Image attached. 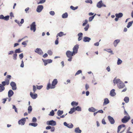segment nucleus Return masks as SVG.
Returning <instances> with one entry per match:
<instances>
[{"mask_svg": "<svg viewBox=\"0 0 133 133\" xmlns=\"http://www.w3.org/2000/svg\"><path fill=\"white\" fill-rule=\"evenodd\" d=\"M102 123L104 124H106V123L105 122V121L104 119H103L102 121Z\"/></svg>", "mask_w": 133, "mask_h": 133, "instance_id": "obj_64", "label": "nucleus"}, {"mask_svg": "<svg viewBox=\"0 0 133 133\" xmlns=\"http://www.w3.org/2000/svg\"><path fill=\"white\" fill-rule=\"evenodd\" d=\"M30 95L31 97L33 99H35L37 97V94H33L32 92H31L30 93Z\"/></svg>", "mask_w": 133, "mask_h": 133, "instance_id": "obj_18", "label": "nucleus"}, {"mask_svg": "<svg viewBox=\"0 0 133 133\" xmlns=\"http://www.w3.org/2000/svg\"><path fill=\"white\" fill-rule=\"evenodd\" d=\"M133 22V21H130L128 22L127 26V27L128 28H129L132 25Z\"/></svg>", "mask_w": 133, "mask_h": 133, "instance_id": "obj_35", "label": "nucleus"}, {"mask_svg": "<svg viewBox=\"0 0 133 133\" xmlns=\"http://www.w3.org/2000/svg\"><path fill=\"white\" fill-rule=\"evenodd\" d=\"M123 15V14L122 13H119V14H115L116 17L118 18L122 17Z\"/></svg>", "mask_w": 133, "mask_h": 133, "instance_id": "obj_25", "label": "nucleus"}, {"mask_svg": "<svg viewBox=\"0 0 133 133\" xmlns=\"http://www.w3.org/2000/svg\"><path fill=\"white\" fill-rule=\"evenodd\" d=\"M89 27V25L88 24L87 25V26L84 28V29L85 31H87Z\"/></svg>", "mask_w": 133, "mask_h": 133, "instance_id": "obj_47", "label": "nucleus"}, {"mask_svg": "<svg viewBox=\"0 0 133 133\" xmlns=\"http://www.w3.org/2000/svg\"><path fill=\"white\" fill-rule=\"evenodd\" d=\"M17 54L16 53L14 54L13 55V59L14 60H16L17 59Z\"/></svg>", "mask_w": 133, "mask_h": 133, "instance_id": "obj_49", "label": "nucleus"}, {"mask_svg": "<svg viewBox=\"0 0 133 133\" xmlns=\"http://www.w3.org/2000/svg\"><path fill=\"white\" fill-rule=\"evenodd\" d=\"M115 90L114 89L112 90L110 92V95L111 96H114L116 94L115 92Z\"/></svg>", "mask_w": 133, "mask_h": 133, "instance_id": "obj_23", "label": "nucleus"}, {"mask_svg": "<svg viewBox=\"0 0 133 133\" xmlns=\"http://www.w3.org/2000/svg\"><path fill=\"white\" fill-rule=\"evenodd\" d=\"M28 42V41H24L22 43V44L23 45H26V43Z\"/></svg>", "mask_w": 133, "mask_h": 133, "instance_id": "obj_57", "label": "nucleus"}, {"mask_svg": "<svg viewBox=\"0 0 133 133\" xmlns=\"http://www.w3.org/2000/svg\"><path fill=\"white\" fill-rule=\"evenodd\" d=\"M32 110V108L31 106H29L28 108V113L29 114L30 113Z\"/></svg>", "mask_w": 133, "mask_h": 133, "instance_id": "obj_32", "label": "nucleus"}, {"mask_svg": "<svg viewBox=\"0 0 133 133\" xmlns=\"http://www.w3.org/2000/svg\"><path fill=\"white\" fill-rule=\"evenodd\" d=\"M4 16L3 15H0V19H4Z\"/></svg>", "mask_w": 133, "mask_h": 133, "instance_id": "obj_62", "label": "nucleus"}, {"mask_svg": "<svg viewBox=\"0 0 133 133\" xmlns=\"http://www.w3.org/2000/svg\"><path fill=\"white\" fill-rule=\"evenodd\" d=\"M64 124L65 126L70 128H72L73 127V125L72 123L68 124L66 122H64Z\"/></svg>", "mask_w": 133, "mask_h": 133, "instance_id": "obj_15", "label": "nucleus"}, {"mask_svg": "<svg viewBox=\"0 0 133 133\" xmlns=\"http://www.w3.org/2000/svg\"><path fill=\"white\" fill-rule=\"evenodd\" d=\"M36 25L35 22H33L30 26V29L31 30H33L34 32L36 30Z\"/></svg>", "mask_w": 133, "mask_h": 133, "instance_id": "obj_8", "label": "nucleus"}, {"mask_svg": "<svg viewBox=\"0 0 133 133\" xmlns=\"http://www.w3.org/2000/svg\"><path fill=\"white\" fill-rule=\"evenodd\" d=\"M35 52L40 55H42L43 54V52L40 48H37L35 50Z\"/></svg>", "mask_w": 133, "mask_h": 133, "instance_id": "obj_12", "label": "nucleus"}, {"mask_svg": "<svg viewBox=\"0 0 133 133\" xmlns=\"http://www.w3.org/2000/svg\"><path fill=\"white\" fill-rule=\"evenodd\" d=\"M64 35V33L63 32H60L59 33L57 34V35L56 37H58V36H59V37H61Z\"/></svg>", "mask_w": 133, "mask_h": 133, "instance_id": "obj_33", "label": "nucleus"}, {"mask_svg": "<svg viewBox=\"0 0 133 133\" xmlns=\"http://www.w3.org/2000/svg\"><path fill=\"white\" fill-rule=\"evenodd\" d=\"M108 118L111 124H113L115 123V121L112 117L109 116H108Z\"/></svg>", "mask_w": 133, "mask_h": 133, "instance_id": "obj_16", "label": "nucleus"}, {"mask_svg": "<svg viewBox=\"0 0 133 133\" xmlns=\"http://www.w3.org/2000/svg\"><path fill=\"white\" fill-rule=\"evenodd\" d=\"M75 111V109L74 108H73L71 109L69 113L70 114H72Z\"/></svg>", "mask_w": 133, "mask_h": 133, "instance_id": "obj_30", "label": "nucleus"}, {"mask_svg": "<svg viewBox=\"0 0 133 133\" xmlns=\"http://www.w3.org/2000/svg\"><path fill=\"white\" fill-rule=\"evenodd\" d=\"M97 7L99 8H100L103 6V4L102 3V2L101 1L97 3Z\"/></svg>", "mask_w": 133, "mask_h": 133, "instance_id": "obj_19", "label": "nucleus"}, {"mask_svg": "<svg viewBox=\"0 0 133 133\" xmlns=\"http://www.w3.org/2000/svg\"><path fill=\"white\" fill-rule=\"evenodd\" d=\"M88 110L90 112H95L97 110H96V109L92 107L89 108L88 109Z\"/></svg>", "mask_w": 133, "mask_h": 133, "instance_id": "obj_27", "label": "nucleus"}, {"mask_svg": "<svg viewBox=\"0 0 133 133\" xmlns=\"http://www.w3.org/2000/svg\"><path fill=\"white\" fill-rule=\"evenodd\" d=\"M12 106H13V109H14L15 110V111L17 113H18V111H17V108H16V107H15V105H12Z\"/></svg>", "mask_w": 133, "mask_h": 133, "instance_id": "obj_52", "label": "nucleus"}, {"mask_svg": "<svg viewBox=\"0 0 133 133\" xmlns=\"http://www.w3.org/2000/svg\"><path fill=\"white\" fill-rule=\"evenodd\" d=\"M55 114L54 111L52 110L51 112H50V113L49 114V115L51 116H53Z\"/></svg>", "mask_w": 133, "mask_h": 133, "instance_id": "obj_41", "label": "nucleus"}, {"mask_svg": "<svg viewBox=\"0 0 133 133\" xmlns=\"http://www.w3.org/2000/svg\"><path fill=\"white\" fill-rule=\"evenodd\" d=\"M125 127V125L124 124H122L119 125L118 128L117 132L119 133V131L121 130L123 128H124Z\"/></svg>", "mask_w": 133, "mask_h": 133, "instance_id": "obj_17", "label": "nucleus"}, {"mask_svg": "<svg viewBox=\"0 0 133 133\" xmlns=\"http://www.w3.org/2000/svg\"><path fill=\"white\" fill-rule=\"evenodd\" d=\"M43 8V7L42 5H39L37 8L36 9L37 11L38 12H41Z\"/></svg>", "mask_w": 133, "mask_h": 133, "instance_id": "obj_11", "label": "nucleus"}, {"mask_svg": "<svg viewBox=\"0 0 133 133\" xmlns=\"http://www.w3.org/2000/svg\"><path fill=\"white\" fill-rule=\"evenodd\" d=\"M124 114L126 115L127 116H129L128 113L127 112L125 109H124Z\"/></svg>", "mask_w": 133, "mask_h": 133, "instance_id": "obj_61", "label": "nucleus"}, {"mask_svg": "<svg viewBox=\"0 0 133 133\" xmlns=\"http://www.w3.org/2000/svg\"><path fill=\"white\" fill-rule=\"evenodd\" d=\"M75 54L74 52H71L69 50L67 51L66 52V55L68 57H71Z\"/></svg>", "mask_w": 133, "mask_h": 133, "instance_id": "obj_4", "label": "nucleus"}, {"mask_svg": "<svg viewBox=\"0 0 133 133\" xmlns=\"http://www.w3.org/2000/svg\"><path fill=\"white\" fill-rule=\"evenodd\" d=\"M75 111L77 110L78 111H81V108L79 106H77L75 108Z\"/></svg>", "mask_w": 133, "mask_h": 133, "instance_id": "obj_38", "label": "nucleus"}, {"mask_svg": "<svg viewBox=\"0 0 133 133\" xmlns=\"http://www.w3.org/2000/svg\"><path fill=\"white\" fill-rule=\"evenodd\" d=\"M63 113V111L62 110H58L57 112V114L58 116H61Z\"/></svg>", "mask_w": 133, "mask_h": 133, "instance_id": "obj_29", "label": "nucleus"}, {"mask_svg": "<svg viewBox=\"0 0 133 133\" xmlns=\"http://www.w3.org/2000/svg\"><path fill=\"white\" fill-rule=\"evenodd\" d=\"M109 103V101L107 98H106L104 99V101L103 103V105H105Z\"/></svg>", "mask_w": 133, "mask_h": 133, "instance_id": "obj_28", "label": "nucleus"}, {"mask_svg": "<svg viewBox=\"0 0 133 133\" xmlns=\"http://www.w3.org/2000/svg\"><path fill=\"white\" fill-rule=\"evenodd\" d=\"M13 94L14 92L13 91L11 90H10L8 92V96L9 97H11L13 95Z\"/></svg>", "mask_w": 133, "mask_h": 133, "instance_id": "obj_22", "label": "nucleus"}, {"mask_svg": "<svg viewBox=\"0 0 133 133\" xmlns=\"http://www.w3.org/2000/svg\"><path fill=\"white\" fill-rule=\"evenodd\" d=\"M45 0H40L39 2L37 4H39L43 3L45 2Z\"/></svg>", "mask_w": 133, "mask_h": 133, "instance_id": "obj_44", "label": "nucleus"}, {"mask_svg": "<svg viewBox=\"0 0 133 133\" xmlns=\"http://www.w3.org/2000/svg\"><path fill=\"white\" fill-rule=\"evenodd\" d=\"M122 61L119 58L118 59L117 62V64L118 65H120L122 63Z\"/></svg>", "mask_w": 133, "mask_h": 133, "instance_id": "obj_40", "label": "nucleus"}, {"mask_svg": "<svg viewBox=\"0 0 133 133\" xmlns=\"http://www.w3.org/2000/svg\"><path fill=\"white\" fill-rule=\"evenodd\" d=\"M58 37H57V38L56 40L55 43V44L56 45H57L58 44Z\"/></svg>", "mask_w": 133, "mask_h": 133, "instance_id": "obj_55", "label": "nucleus"}, {"mask_svg": "<svg viewBox=\"0 0 133 133\" xmlns=\"http://www.w3.org/2000/svg\"><path fill=\"white\" fill-rule=\"evenodd\" d=\"M88 22V20L87 19H85V21L84 23L83 24V26H84Z\"/></svg>", "mask_w": 133, "mask_h": 133, "instance_id": "obj_54", "label": "nucleus"}, {"mask_svg": "<svg viewBox=\"0 0 133 133\" xmlns=\"http://www.w3.org/2000/svg\"><path fill=\"white\" fill-rule=\"evenodd\" d=\"M25 121V118H24L19 120L18 122V123L19 124H21L22 125H24Z\"/></svg>", "mask_w": 133, "mask_h": 133, "instance_id": "obj_14", "label": "nucleus"}, {"mask_svg": "<svg viewBox=\"0 0 133 133\" xmlns=\"http://www.w3.org/2000/svg\"><path fill=\"white\" fill-rule=\"evenodd\" d=\"M19 56L20 59H22L23 57V54L22 53L21 54H19Z\"/></svg>", "mask_w": 133, "mask_h": 133, "instance_id": "obj_56", "label": "nucleus"}, {"mask_svg": "<svg viewBox=\"0 0 133 133\" xmlns=\"http://www.w3.org/2000/svg\"><path fill=\"white\" fill-rule=\"evenodd\" d=\"M48 53L50 55H51L52 54V52L51 50H49L48 51Z\"/></svg>", "mask_w": 133, "mask_h": 133, "instance_id": "obj_53", "label": "nucleus"}, {"mask_svg": "<svg viewBox=\"0 0 133 133\" xmlns=\"http://www.w3.org/2000/svg\"><path fill=\"white\" fill-rule=\"evenodd\" d=\"M11 76L10 75H8L6 76V78L5 79V81L3 82H5V84L6 85H8L9 84L10 80L11 79Z\"/></svg>", "mask_w": 133, "mask_h": 133, "instance_id": "obj_3", "label": "nucleus"}, {"mask_svg": "<svg viewBox=\"0 0 133 133\" xmlns=\"http://www.w3.org/2000/svg\"><path fill=\"white\" fill-rule=\"evenodd\" d=\"M57 83L58 81L57 79H54L52 82V85L51 84L49 83L48 84L46 87L47 89L49 90L50 89L54 88L55 87V85L57 84Z\"/></svg>", "mask_w": 133, "mask_h": 133, "instance_id": "obj_2", "label": "nucleus"}, {"mask_svg": "<svg viewBox=\"0 0 133 133\" xmlns=\"http://www.w3.org/2000/svg\"><path fill=\"white\" fill-rule=\"evenodd\" d=\"M107 51L108 52L110 53L111 54H113L112 51L110 49H107Z\"/></svg>", "mask_w": 133, "mask_h": 133, "instance_id": "obj_46", "label": "nucleus"}, {"mask_svg": "<svg viewBox=\"0 0 133 133\" xmlns=\"http://www.w3.org/2000/svg\"><path fill=\"white\" fill-rule=\"evenodd\" d=\"M10 84L13 90H15L16 89V84L14 82H11Z\"/></svg>", "mask_w": 133, "mask_h": 133, "instance_id": "obj_10", "label": "nucleus"}, {"mask_svg": "<svg viewBox=\"0 0 133 133\" xmlns=\"http://www.w3.org/2000/svg\"><path fill=\"white\" fill-rule=\"evenodd\" d=\"M20 66L21 67H22V68L24 67V64L23 62V60L22 61L21 63V64Z\"/></svg>", "mask_w": 133, "mask_h": 133, "instance_id": "obj_63", "label": "nucleus"}, {"mask_svg": "<svg viewBox=\"0 0 133 133\" xmlns=\"http://www.w3.org/2000/svg\"><path fill=\"white\" fill-rule=\"evenodd\" d=\"M32 121L34 122H36L37 121V119L35 117H34L32 118Z\"/></svg>", "mask_w": 133, "mask_h": 133, "instance_id": "obj_60", "label": "nucleus"}, {"mask_svg": "<svg viewBox=\"0 0 133 133\" xmlns=\"http://www.w3.org/2000/svg\"><path fill=\"white\" fill-rule=\"evenodd\" d=\"M130 119V117L129 116H125L122 119V122L123 123H125L128 122Z\"/></svg>", "mask_w": 133, "mask_h": 133, "instance_id": "obj_5", "label": "nucleus"}, {"mask_svg": "<svg viewBox=\"0 0 133 133\" xmlns=\"http://www.w3.org/2000/svg\"><path fill=\"white\" fill-rule=\"evenodd\" d=\"M78 40L79 41L81 40L82 39L83 37V34L82 33L80 32L78 34Z\"/></svg>", "mask_w": 133, "mask_h": 133, "instance_id": "obj_20", "label": "nucleus"}, {"mask_svg": "<svg viewBox=\"0 0 133 133\" xmlns=\"http://www.w3.org/2000/svg\"><path fill=\"white\" fill-rule=\"evenodd\" d=\"M95 15H96V14H95L94 15L91 17H90L89 18V22H90V21H91L94 18V17L95 16Z\"/></svg>", "mask_w": 133, "mask_h": 133, "instance_id": "obj_39", "label": "nucleus"}, {"mask_svg": "<svg viewBox=\"0 0 133 133\" xmlns=\"http://www.w3.org/2000/svg\"><path fill=\"white\" fill-rule=\"evenodd\" d=\"M113 82L114 84V85L115 84H117L118 87L119 89L123 88L125 87V84L119 79H116V78H115L114 79Z\"/></svg>", "mask_w": 133, "mask_h": 133, "instance_id": "obj_1", "label": "nucleus"}, {"mask_svg": "<svg viewBox=\"0 0 133 133\" xmlns=\"http://www.w3.org/2000/svg\"><path fill=\"white\" fill-rule=\"evenodd\" d=\"M15 53L16 54V53H20L21 52L20 51V49L19 48V49H16L15 51Z\"/></svg>", "mask_w": 133, "mask_h": 133, "instance_id": "obj_43", "label": "nucleus"}, {"mask_svg": "<svg viewBox=\"0 0 133 133\" xmlns=\"http://www.w3.org/2000/svg\"><path fill=\"white\" fill-rule=\"evenodd\" d=\"M91 40V38H90L87 37H84L83 39V41L86 42H89Z\"/></svg>", "mask_w": 133, "mask_h": 133, "instance_id": "obj_21", "label": "nucleus"}, {"mask_svg": "<svg viewBox=\"0 0 133 133\" xmlns=\"http://www.w3.org/2000/svg\"><path fill=\"white\" fill-rule=\"evenodd\" d=\"M77 7H74L73 6H71L70 7V8L72 10H75L77 8Z\"/></svg>", "mask_w": 133, "mask_h": 133, "instance_id": "obj_45", "label": "nucleus"}, {"mask_svg": "<svg viewBox=\"0 0 133 133\" xmlns=\"http://www.w3.org/2000/svg\"><path fill=\"white\" fill-rule=\"evenodd\" d=\"M43 61L44 63V65L46 66L48 63H51L52 61L51 59H48L46 60L43 59Z\"/></svg>", "mask_w": 133, "mask_h": 133, "instance_id": "obj_13", "label": "nucleus"}, {"mask_svg": "<svg viewBox=\"0 0 133 133\" xmlns=\"http://www.w3.org/2000/svg\"><path fill=\"white\" fill-rule=\"evenodd\" d=\"M9 16H7L4 17V19L5 21H8L9 19Z\"/></svg>", "mask_w": 133, "mask_h": 133, "instance_id": "obj_42", "label": "nucleus"}, {"mask_svg": "<svg viewBox=\"0 0 133 133\" xmlns=\"http://www.w3.org/2000/svg\"><path fill=\"white\" fill-rule=\"evenodd\" d=\"M68 14L67 12H65L64 14H63L62 16V17L63 18H66L67 17Z\"/></svg>", "mask_w": 133, "mask_h": 133, "instance_id": "obj_34", "label": "nucleus"}, {"mask_svg": "<svg viewBox=\"0 0 133 133\" xmlns=\"http://www.w3.org/2000/svg\"><path fill=\"white\" fill-rule=\"evenodd\" d=\"M79 48V45L78 44H76L75 45L73 48V52L76 54L78 52V49Z\"/></svg>", "mask_w": 133, "mask_h": 133, "instance_id": "obj_9", "label": "nucleus"}, {"mask_svg": "<svg viewBox=\"0 0 133 133\" xmlns=\"http://www.w3.org/2000/svg\"><path fill=\"white\" fill-rule=\"evenodd\" d=\"M2 84H0V92H2L5 90L4 86L6 85L4 82H2Z\"/></svg>", "mask_w": 133, "mask_h": 133, "instance_id": "obj_7", "label": "nucleus"}, {"mask_svg": "<svg viewBox=\"0 0 133 133\" xmlns=\"http://www.w3.org/2000/svg\"><path fill=\"white\" fill-rule=\"evenodd\" d=\"M29 125L34 127H35L37 125V124L36 123H29Z\"/></svg>", "mask_w": 133, "mask_h": 133, "instance_id": "obj_37", "label": "nucleus"}, {"mask_svg": "<svg viewBox=\"0 0 133 133\" xmlns=\"http://www.w3.org/2000/svg\"><path fill=\"white\" fill-rule=\"evenodd\" d=\"M50 14L52 15H55V13L54 11H51L50 12Z\"/></svg>", "mask_w": 133, "mask_h": 133, "instance_id": "obj_58", "label": "nucleus"}, {"mask_svg": "<svg viewBox=\"0 0 133 133\" xmlns=\"http://www.w3.org/2000/svg\"><path fill=\"white\" fill-rule=\"evenodd\" d=\"M85 2L87 3H90V4L92 3V1L91 0H87L85 1Z\"/></svg>", "mask_w": 133, "mask_h": 133, "instance_id": "obj_59", "label": "nucleus"}, {"mask_svg": "<svg viewBox=\"0 0 133 133\" xmlns=\"http://www.w3.org/2000/svg\"><path fill=\"white\" fill-rule=\"evenodd\" d=\"M47 124L48 125H51L52 126H55L56 125V122L53 120L48 121L47 122Z\"/></svg>", "mask_w": 133, "mask_h": 133, "instance_id": "obj_6", "label": "nucleus"}, {"mask_svg": "<svg viewBox=\"0 0 133 133\" xmlns=\"http://www.w3.org/2000/svg\"><path fill=\"white\" fill-rule=\"evenodd\" d=\"M37 89H38L40 90L43 87V86L42 85L38 86L36 85Z\"/></svg>", "mask_w": 133, "mask_h": 133, "instance_id": "obj_48", "label": "nucleus"}, {"mask_svg": "<svg viewBox=\"0 0 133 133\" xmlns=\"http://www.w3.org/2000/svg\"><path fill=\"white\" fill-rule=\"evenodd\" d=\"M82 71L81 70H78L76 73V74H75V76H76L77 75H78L79 74H80L82 73Z\"/></svg>", "mask_w": 133, "mask_h": 133, "instance_id": "obj_51", "label": "nucleus"}, {"mask_svg": "<svg viewBox=\"0 0 133 133\" xmlns=\"http://www.w3.org/2000/svg\"><path fill=\"white\" fill-rule=\"evenodd\" d=\"M75 131L76 133H81L82 131L81 130L79 129V127H77L75 129Z\"/></svg>", "mask_w": 133, "mask_h": 133, "instance_id": "obj_24", "label": "nucleus"}, {"mask_svg": "<svg viewBox=\"0 0 133 133\" xmlns=\"http://www.w3.org/2000/svg\"><path fill=\"white\" fill-rule=\"evenodd\" d=\"M129 98L128 97H125L124 99V101L126 103H128L129 102Z\"/></svg>", "mask_w": 133, "mask_h": 133, "instance_id": "obj_36", "label": "nucleus"}, {"mask_svg": "<svg viewBox=\"0 0 133 133\" xmlns=\"http://www.w3.org/2000/svg\"><path fill=\"white\" fill-rule=\"evenodd\" d=\"M119 42L120 40L119 39H116L114 41V44L115 46H116L117 44Z\"/></svg>", "mask_w": 133, "mask_h": 133, "instance_id": "obj_26", "label": "nucleus"}, {"mask_svg": "<svg viewBox=\"0 0 133 133\" xmlns=\"http://www.w3.org/2000/svg\"><path fill=\"white\" fill-rule=\"evenodd\" d=\"M36 87L34 85H33V91L34 92V93H35V92L36 91Z\"/></svg>", "mask_w": 133, "mask_h": 133, "instance_id": "obj_50", "label": "nucleus"}, {"mask_svg": "<svg viewBox=\"0 0 133 133\" xmlns=\"http://www.w3.org/2000/svg\"><path fill=\"white\" fill-rule=\"evenodd\" d=\"M78 103L74 101H73L71 103V105L73 106H77L78 105Z\"/></svg>", "mask_w": 133, "mask_h": 133, "instance_id": "obj_31", "label": "nucleus"}]
</instances>
